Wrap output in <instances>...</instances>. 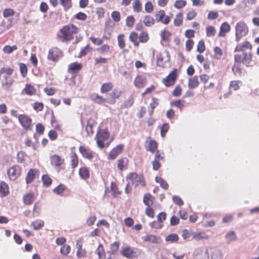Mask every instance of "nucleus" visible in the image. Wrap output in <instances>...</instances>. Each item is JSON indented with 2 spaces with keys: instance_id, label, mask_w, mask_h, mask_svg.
<instances>
[{
  "instance_id": "31",
  "label": "nucleus",
  "mask_w": 259,
  "mask_h": 259,
  "mask_svg": "<svg viewBox=\"0 0 259 259\" xmlns=\"http://www.w3.org/2000/svg\"><path fill=\"white\" fill-rule=\"evenodd\" d=\"M127 163L128 160L126 158H120L118 160L117 167L121 171H122L126 168Z\"/></svg>"
},
{
  "instance_id": "44",
  "label": "nucleus",
  "mask_w": 259,
  "mask_h": 259,
  "mask_svg": "<svg viewBox=\"0 0 259 259\" xmlns=\"http://www.w3.org/2000/svg\"><path fill=\"white\" fill-rule=\"evenodd\" d=\"M225 238L228 243L235 240L236 239L235 233L234 231H230L227 233L225 236Z\"/></svg>"
},
{
  "instance_id": "24",
  "label": "nucleus",
  "mask_w": 259,
  "mask_h": 259,
  "mask_svg": "<svg viewBox=\"0 0 259 259\" xmlns=\"http://www.w3.org/2000/svg\"><path fill=\"white\" fill-rule=\"evenodd\" d=\"M193 239L199 241L200 240H207L209 236L205 232L193 233L192 234Z\"/></svg>"
},
{
  "instance_id": "39",
  "label": "nucleus",
  "mask_w": 259,
  "mask_h": 259,
  "mask_svg": "<svg viewBox=\"0 0 259 259\" xmlns=\"http://www.w3.org/2000/svg\"><path fill=\"white\" fill-rule=\"evenodd\" d=\"M138 37V35L135 32H131L129 36L130 41L133 42L135 46H138L139 44V41L137 40Z\"/></svg>"
},
{
  "instance_id": "61",
  "label": "nucleus",
  "mask_w": 259,
  "mask_h": 259,
  "mask_svg": "<svg viewBox=\"0 0 259 259\" xmlns=\"http://www.w3.org/2000/svg\"><path fill=\"white\" fill-rule=\"evenodd\" d=\"M70 247L68 245H64L60 249V252L64 255H67L70 251Z\"/></svg>"
},
{
  "instance_id": "41",
  "label": "nucleus",
  "mask_w": 259,
  "mask_h": 259,
  "mask_svg": "<svg viewBox=\"0 0 259 259\" xmlns=\"http://www.w3.org/2000/svg\"><path fill=\"white\" fill-rule=\"evenodd\" d=\"M183 22V14L181 13H178L174 21V25L176 26H179Z\"/></svg>"
},
{
  "instance_id": "57",
  "label": "nucleus",
  "mask_w": 259,
  "mask_h": 259,
  "mask_svg": "<svg viewBox=\"0 0 259 259\" xmlns=\"http://www.w3.org/2000/svg\"><path fill=\"white\" fill-rule=\"evenodd\" d=\"M122 92L118 89L114 90L112 93L110 94V96L114 99H118L121 95Z\"/></svg>"
},
{
  "instance_id": "49",
  "label": "nucleus",
  "mask_w": 259,
  "mask_h": 259,
  "mask_svg": "<svg viewBox=\"0 0 259 259\" xmlns=\"http://www.w3.org/2000/svg\"><path fill=\"white\" fill-rule=\"evenodd\" d=\"M134 102V99L132 96H131L124 102L122 107L126 108H130L133 105Z\"/></svg>"
},
{
  "instance_id": "64",
  "label": "nucleus",
  "mask_w": 259,
  "mask_h": 259,
  "mask_svg": "<svg viewBox=\"0 0 259 259\" xmlns=\"http://www.w3.org/2000/svg\"><path fill=\"white\" fill-rule=\"evenodd\" d=\"M165 16V12L163 10H160L157 14H156V20L157 22L162 21L163 17Z\"/></svg>"
},
{
  "instance_id": "14",
  "label": "nucleus",
  "mask_w": 259,
  "mask_h": 259,
  "mask_svg": "<svg viewBox=\"0 0 259 259\" xmlns=\"http://www.w3.org/2000/svg\"><path fill=\"white\" fill-rule=\"evenodd\" d=\"M82 241L81 238L76 240V248L77 250L76 252V256L78 258L84 257L86 255V251L82 248Z\"/></svg>"
},
{
  "instance_id": "45",
  "label": "nucleus",
  "mask_w": 259,
  "mask_h": 259,
  "mask_svg": "<svg viewBox=\"0 0 259 259\" xmlns=\"http://www.w3.org/2000/svg\"><path fill=\"white\" fill-rule=\"evenodd\" d=\"M71 163L72 168H75L78 163V159L77 155L75 153H72L71 156Z\"/></svg>"
},
{
  "instance_id": "2",
  "label": "nucleus",
  "mask_w": 259,
  "mask_h": 259,
  "mask_svg": "<svg viewBox=\"0 0 259 259\" xmlns=\"http://www.w3.org/2000/svg\"><path fill=\"white\" fill-rule=\"evenodd\" d=\"M252 58V54L251 52H242V54H236L234 56L235 64L232 67V70L235 72H240L238 64L242 63L246 66H249Z\"/></svg>"
},
{
  "instance_id": "23",
  "label": "nucleus",
  "mask_w": 259,
  "mask_h": 259,
  "mask_svg": "<svg viewBox=\"0 0 259 259\" xmlns=\"http://www.w3.org/2000/svg\"><path fill=\"white\" fill-rule=\"evenodd\" d=\"M230 30V26L227 22H224L220 27L219 36H225L226 33Z\"/></svg>"
},
{
  "instance_id": "19",
  "label": "nucleus",
  "mask_w": 259,
  "mask_h": 259,
  "mask_svg": "<svg viewBox=\"0 0 259 259\" xmlns=\"http://www.w3.org/2000/svg\"><path fill=\"white\" fill-rule=\"evenodd\" d=\"M14 82V79L12 77L2 79L1 80L2 87L5 90H8L13 84Z\"/></svg>"
},
{
  "instance_id": "62",
  "label": "nucleus",
  "mask_w": 259,
  "mask_h": 259,
  "mask_svg": "<svg viewBox=\"0 0 259 259\" xmlns=\"http://www.w3.org/2000/svg\"><path fill=\"white\" fill-rule=\"evenodd\" d=\"M111 17L115 22H118L120 20V14L118 11H113L111 13Z\"/></svg>"
},
{
  "instance_id": "8",
  "label": "nucleus",
  "mask_w": 259,
  "mask_h": 259,
  "mask_svg": "<svg viewBox=\"0 0 259 259\" xmlns=\"http://www.w3.org/2000/svg\"><path fill=\"white\" fill-rule=\"evenodd\" d=\"M177 77V70H173L165 78L162 80L163 83L166 87L173 85Z\"/></svg>"
},
{
  "instance_id": "27",
  "label": "nucleus",
  "mask_w": 259,
  "mask_h": 259,
  "mask_svg": "<svg viewBox=\"0 0 259 259\" xmlns=\"http://www.w3.org/2000/svg\"><path fill=\"white\" fill-rule=\"evenodd\" d=\"M79 175L80 177L84 180L88 179L90 177L89 169L86 167L80 168L79 170Z\"/></svg>"
},
{
  "instance_id": "46",
  "label": "nucleus",
  "mask_w": 259,
  "mask_h": 259,
  "mask_svg": "<svg viewBox=\"0 0 259 259\" xmlns=\"http://www.w3.org/2000/svg\"><path fill=\"white\" fill-rule=\"evenodd\" d=\"M187 2L185 0H177L175 4L174 7L177 9H180L186 6Z\"/></svg>"
},
{
  "instance_id": "13",
  "label": "nucleus",
  "mask_w": 259,
  "mask_h": 259,
  "mask_svg": "<svg viewBox=\"0 0 259 259\" xmlns=\"http://www.w3.org/2000/svg\"><path fill=\"white\" fill-rule=\"evenodd\" d=\"M61 51L57 48L54 47L51 48L48 55V59L49 60L55 61L61 55Z\"/></svg>"
},
{
  "instance_id": "38",
  "label": "nucleus",
  "mask_w": 259,
  "mask_h": 259,
  "mask_svg": "<svg viewBox=\"0 0 259 259\" xmlns=\"http://www.w3.org/2000/svg\"><path fill=\"white\" fill-rule=\"evenodd\" d=\"M113 88V85L111 82H107L103 83L101 88V92L105 93L110 91Z\"/></svg>"
},
{
  "instance_id": "56",
  "label": "nucleus",
  "mask_w": 259,
  "mask_h": 259,
  "mask_svg": "<svg viewBox=\"0 0 259 259\" xmlns=\"http://www.w3.org/2000/svg\"><path fill=\"white\" fill-rule=\"evenodd\" d=\"M60 4L63 6L64 9L67 10L71 7V0H60Z\"/></svg>"
},
{
  "instance_id": "26",
  "label": "nucleus",
  "mask_w": 259,
  "mask_h": 259,
  "mask_svg": "<svg viewBox=\"0 0 259 259\" xmlns=\"http://www.w3.org/2000/svg\"><path fill=\"white\" fill-rule=\"evenodd\" d=\"M9 193L8 185L3 182H0V196L5 197Z\"/></svg>"
},
{
  "instance_id": "51",
  "label": "nucleus",
  "mask_w": 259,
  "mask_h": 259,
  "mask_svg": "<svg viewBox=\"0 0 259 259\" xmlns=\"http://www.w3.org/2000/svg\"><path fill=\"white\" fill-rule=\"evenodd\" d=\"M206 35L208 37L213 36L215 33V29L212 26H208L206 28Z\"/></svg>"
},
{
  "instance_id": "55",
  "label": "nucleus",
  "mask_w": 259,
  "mask_h": 259,
  "mask_svg": "<svg viewBox=\"0 0 259 259\" xmlns=\"http://www.w3.org/2000/svg\"><path fill=\"white\" fill-rule=\"evenodd\" d=\"M205 49V47L204 45V42L203 40H200L197 46V51L199 52L200 53H203Z\"/></svg>"
},
{
  "instance_id": "29",
  "label": "nucleus",
  "mask_w": 259,
  "mask_h": 259,
  "mask_svg": "<svg viewBox=\"0 0 259 259\" xmlns=\"http://www.w3.org/2000/svg\"><path fill=\"white\" fill-rule=\"evenodd\" d=\"M23 200L25 204H30L34 200V195L31 193L26 194L23 196Z\"/></svg>"
},
{
  "instance_id": "42",
  "label": "nucleus",
  "mask_w": 259,
  "mask_h": 259,
  "mask_svg": "<svg viewBox=\"0 0 259 259\" xmlns=\"http://www.w3.org/2000/svg\"><path fill=\"white\" fill-rule=\"evenodd\" d=\"M155 181L159 183L160 186L165 190L168 189V185L166 182H165L163 179L159 177H155Z\"/></svg>"
},
{
  "instance_id": "35",
  "label": "nucleus",
  "mask_w": 259,
  "mask_h": 259,
  "mask_svg": "<svg viewBox=\"0 0 259 259\" xmlns=\"http://www.w3.org/2000/svg\"><path fill=\"white\" fill-rule=\"evenodd\" d=\"M143 22L146 26L150 27L154 25L155 20L151 16L147 15L145 17Z\"/></svg>"
},
{
  "instance_id": "7",
  "label": "nucleus",
  "mask_w": 259,
  "mask_h": 259,
  "mask_svg": "<svg viewBox=\"0 0 259 259\" xmlns=\"http://www.w3.org/2000/svg\"><path fill=\"white\" fill-rule=\"evenodd\" d=\"M170 59V55L168 51H164L157 59V64L159 66L164 67L166 66V64Z\"/></svg>"
},
{
  "instance_id": "1",
  "label": "nucleus",
  "mask_w": 259,
  "mask_h": 259,
  "mask_svg": "<svg viewBox=\"0 0 259 259\" xmlns=\"http://www.w3.org/2000/svg\"><path fill=\"white\" fill-rule=\"evenodd\" d=\"M78 31V28L73 24H68L64 26L57 34L58 38L62 41H68L72 40L73 35Z\"/></svg>"
},
{
  "instance_id": "32",
  "label": "nucleus",
  "mask_w": 259,
  "mask_h": 259,
  "mask_svg": "<svg viewBox=\"0 0 259 259\" xmlns=\"http://www.w3.org/2000/svg\"><path fill=\"white\" fill-rule=\"evenodd\" d=\"M199 84L198 77L195 76L189 79L188 87L189 89H192L196 88Z\"/></svg>"
},
{
  "instance_id": "12",
  "label": "nucleus",
  "mask_w": 259,
  "mask_h": 259,
  "mask_svg": "<svg viewBox=\"0 0 259 259\" xmlns=\"http://www.w3.org/2000/svg\"><path fill=\"white\" fill-rule=\"evenodd\" d=\"M79 151L84 158L91 160L94 157V152L87 147L80 146L79 147Z\"/></svg>"
},
{
  "instance_id": "4",
  "label": "nucleus",
  "mask_w": 259,
  "mask_h": 259,
  "mask_svg": "<svg viewBox=\"0 0 259 259\" xmlns=\"http://www.w3.org/2000/svg\"><path fill=\"white\" fill-rule=\"evenodd\" d=\"M126 178L128 182H130V184L134 185L135 187H136L139 184L142 186L145 185L143 176L141 175H138L136 173H131L127 176Z\"/></svg>"
},
{
  "instance_id": "58",
  "label": "nucleus",
  "mask_w": 259,
  "mask_h": 259,
  "mask_svg": "<svg viewBox=\"0 0 259 259\" xmlns=\"http://www.w3.org/2000/svg\"><path fill=\"white\" fill-rule=\"evenodd\" d=\"M14 14V11L12 9H5L3 12V16L5 18L12 16Z\"/></svg>"
},
{
  "instance_id": "21",
  "label": "nucleus",
  "mask_w": 259,
  "mask_h": 259,
  "mask_svg": "<svg viewBox=\"0 0 259 259\" xmlns=\"http://www.w3.org/2000/svg\"><path fill=\"white\" fill-rule=\"evenodd\" d=\"M36 90L34 87L30 84H26L24 89L22 90V94L29 96L34 95Z\"/></svg>"
},
{
  "instance_id": "28",
  "label": "nucleus",
  "mask_w": 259,
  "mask_h": 259,
  "mask_svg": "<svg viewBox=\"0 0 259 259\" xmlns=\"http://www.w3.org/2000/svg\"><path fill=\"white\" fill-rule=\"evenodd\" d=\"M81 68V65L77 62H74L69 65L68 71L69 72L74 73L79 70Z\"/></svg>"
},
{
  "instance_id": "34",
  "label": "nucleus",
  "mask_w": 259,
  "mask_h": 259,
  "mask_svg": "<svg viewBox=\"0 0 259 259\" xmlns=\"http://www.w3.org/2000/svg\"><path fill=\"white\" fill-rule=\"evenodd\" d=\"M44 225V221L41 220H37L32 222L31 224V226H32L33 228L35 230L40 229L43 227Z\"/></svg>"
},
{
  "instance_id": "16",
  "label": "nucleus",
  "mask_w": 259,
  "mask_h": 259,
  "mask_svg": "<svg viewBox=\"0 0 259 259\" xmlns=\"http://www.w3.org/2000/svg\"><path fill=\"white\" fill-rule=\"evenodd\" d=\"M51 162L52 165L59 169L64 162V159L58 155H54L51 157Z\"/></svg>"
},
{
  "instance_id": "18",
  "label": "nucleus",
  "mask_w": 259,
  "mask_h": 259,
  "mask_svg": "<svg viewBox=\"0 0 259 259\" xmlns=\"http://www.w3.org/2000/svg\"><path fill=\"white\" fill-rule=\"evenodd\" d=\"M143 240L145 242H149L154 244H159L161 242L160 237L153 235H147L143 237Z\"/></svg>"
},
{
  "instance_id": "11",
  "label": "nucleus",
  "mask_w": 259,
  "mask_h": 259,
  "mask_svg": "<svg viewBox=\"0 0 259 259\" xmlns=\"http://www.w3.org/2000/svg\"><path fill=\"white\" fill-rule=\"evenodd\" d=\"M252 45L248 41H244L237 45L234 52H251Z\"/></svg>"
},
{
  "instance_id": "22",
  "label": "nucleus",
  "mask_w": 259,
  "mask_h": 259,
  "mask_svg": "<svg viewBox=\"0 0 259 259\" xmlns=\"http://www.w3.org/2000/svg\"><path fill=\"white\" fill-rule=\"evenodd\" d=\"M13 69L10 67H4L1 68V73H3L2 75H3L2 79L12 77L11 75L13 74Z\"/></svg>"
},
{
  "instance_id": "36",
  "label": "nucleus",
  "mask_w": 259,
  "mask_h": 259,
  "mask_svg": "<svg viewBox=\"0 0 259 259\" xmlns=\"http://www.w3.org/2000/svg\"><path fill=\"white\" fill-rule=\"evenodd\" d=\"M153 198L150 194H146L144 197L143 201L144 204L148 206H150L152 205L153 203Z\"/></svg>"
},
{
  "instance_id": "43",
  "label": "nucleus",
  "mask_w": 259,
  "mask_h": 259,
  "mask_svg": "<svg viewBox=\"0 0 259 259\" xmlns=\"http://www.w3.org/2000/svg\"><path fill=\"white\" fill-rule=\"evenodd\" d=\"M134 11L135 12L139 13L142 9V5L139 0H135L133 5Z\"/></svg>"
},
{
  "instance_id": "5",
  "label": "nucleus",
  "mask_w": 259,
  "mask_h": 259,
  "mask_svg": "<svg viewBox=\"0 0 259 259\" xmlns=\"http://www.w3.org/2000/svg\"><path fill=\"white\" fill-rule=\"evenodd\" d=\"M109 134L108 132L104 130H100L96 136L97 145L100 148L104 147V141L107 140L109 138Z\"/></svg>"
},
{
  "instance_id": "63",
  "label": "nucleus",
  "mask_w": 259,
  "mask_h": 259,
  "mask_svg": "<svg viewBox=\"0 0 259 259\" xmlns=\"http://www.w3.org/2000/svg\"><path fill=\"white\" fill-rule=\"evenodd\" d=\"M119 243L118 242H114L111 244L110 246V253L112 254L114 253L119 248Z\"/></svg>"
},
{
  "instance_id": "25",
  "label": "nucleus",
  "mask_w": 259,
  "mask_h": 259,
  "mask_svg": "<svg viewBox=\"0 0 259 259\" xmlns=\"http://www.w3.org/2000/svg\"><path fill=\"white\" fill-rule=\"evenodd\" d=\"M36 174H37L36 170L33 169H30L28 171V172L27 174V176L26 177V183L27 184H29V183H31V182H32V181L34 179Z\"/></svg>"
},
{
  "instance_id": "53",
  "label": "nucleus",
  "mask_w": 259,
  "mask_h": 259,
  "mask_svg": "<svg viewBox=\"0 0 259 259\" xmlns=\"http://www.w3.org/2000/svg\"><path fill=\"white\" fill-rule=\"evenodd\" d=\"M157 143L156 141L154 140H151L149 141L148 149L147 150L150 151L152 152H154L157 148Z\"/></svg>"
},
{
  "instance_id": "15",
  "label": "nucleus",
  "mask_w": 259,
  "mask_h": 259,
  "mask_svg": "<svg viewBox=\"0 0 259 259\" xmlns=\"http://www.w3.org/2000/svg\"><path fill=\"white\" fill-rule=\"evenodd\" d=\"M123 145L122 144L118 145L116 147L112 149L108 155V158L110 159H114L120 153L122 152Z\"/></svg>"
},
{
  "instance_id": "59",
  "label": "nucleus",
  "mask_w": 259,
  "mask_h": 259,
  "mask_svg": "<svg viewBox=\"0 0 259 259\" xmlns=\"http://www.w3.org/2000/svg\"><path fill=\"white\" fill-rule=\"evenodd\" d=\"M123 38V34H120L117 37L118 45L120 49H123L125 46V43Z\"/></svg>"
},
{
  "instance_id": "6",
  "label": "nucleus",
  "mask_w": 259,
  "mask_h": 259,
  "mask_svg": "<svg viewBox=\"0 0 259 259\" xmlns=\"http://www.w3.org/2000/svg\"><path fill=\"white\" fill-rule=\"evenodd\" d=\"M19 121L24 129L29 130L31 129L32 120L25 114H20L18 116Z\"/></svg>"
},
{
  "instance_id": "52",
  "label": "nucleus",
  "mask_w": 259,
  "mask_h": 259,
  "mask_svg": "<svg viewBox=\"0 0 259 259\" xmlns=\"http://www.w3.org/2000/svg\"><path fill=\"white\" fill-rule=\"evenodd\" d=\"M169 128V126L167 123H165L162 125L160 131V135L163 138L165 136V135L167 132Z\"/></svg>"
},
{
  "instance_id": "54",
  "label": "nucleus",
  "mask_w": 259,
  "mask_h": 259,
  "mask_svg": "<svg viewBox=\"0 0 259 259\" xmlns=\"http://www.w3.org/2000/svg\"><path fill=\"white\" fill-rule=\"evenodd\" d=\"M110 47L107 45H104L101 47L97 49V51L101 54H105L109 51Z\"/></svg>"
},
{
  "instance_id": "3",
  "label": "nucleus",
  "mask_w": 259,
  "mask_h": 259,
  "mask_svg": "<svg viewBox=\"0 0 259 259\" xmlns=\"http://www.w3.org/2000/svg\"><path fill=\"white\" fill-rule=\"evenodd\" d=\"M248 32V28L243 21L237 23L235 27V40L239 41L240 39L245 36Z\"/></svg>"
},
{
  "instance_id": "10",
  "label": "nucleus",
  "mask_w": 259,
  "mask_h": 259,
  "mask_svg": "<svg viewBox=\"0 0 259 259\" xmlns=\"http://www.w3.org/2000/svg\"><path fill=\"white\" fill-rule=\"evenodd\" d=\"M21 170L18 165H14L8 170V175L10 180H15L21 175Z\"/></svg>"
},
{
  "instance_id": "20",
  "label": "nucleus",
  "mask_w": 259,
  "mask_h": 259,
  "mask_svg": "<svg viewBox=\"0 0 259 259\" xmlns=\"http://www.w3.org/2000/svg\"><path fill=\"white\" fill-rule=\"evenodd\" d=\"M241 83V82L239 80H233L231 81L230 83L229 89L230 91L228 93L225 94L224 95L225 98H227L229 96H230L231 94V90L233 91H237L239 89V83Z\"/></svg>"
},
{
  "instance_id": "47",
  "label": "nucleus",
  "mask_w": 259,
  "mask_h": 259,
  "mask_svg": "<svg viewBox=\"0 0 259 259\" xmlns=\"http://www.w3.org/2000/svg\"><path fill=\"white\" fill-rule=\"evenodd\" d=\"M149 39L148 33L145 31H142L140 33L139 39L141 42H146Z\"/></svg>"
},
{
  "instance_id": "40",
  "label": "nucleus",
  "mask_w": 259,
  "mask_h": 259,
  "mask_svg": "<svg viewBox=\"0 0 259 259\" xmlns=\"http://www.w3.org/2000/svg\"><path fill=\"white\" fill-rule=\"evenodd\" d=\"M17 49V46L16 45H13V46L6 45L3 48V51L5 54H10Z\"/></svg>"
},
{
  "instance_id": "9",
  "label": "nucleus",
  "mask_w": 259,
  "mask_h": 259,
  "mask_svg": "<svg viewBox=\"0 0 259 259\" xmlns=\"http://www.w3.org/2000/svg\"><path fill=\"white\" fill-rule=\"evenodd\" d=\"M205 254L207 255L208 259H223L222 251L217 248H211L209 253L208 250H205Z\"/></svg>"
},
{
  "instance_id": "37",
  "label": "nucleus",
  "mask_w": 259,
  "mask_h": 259,
  "mask_svg": "<svg viewBox=\"0 0 259 259\" xmlns=\"http://www.w3.org/2000/svg\"><path fill=\"white\" fill-rule=\"evenodd\" d=\"M91 99L95 102L98 104H101L103 102H106V99L102 98L101 96L98 94H93L91 96Z\"/></svg>"
},
{
  "instance_id": "50",
  "label": "nucleus",
  "mask_w": 259,
  "mask_h": 259,
  "mask_svg": "<svg viewBox=\"0 0 259 259\" xmlns=\"http://www.w3.org/2000/svg\"><path fill=\"white\" fill-rule=\"evenodd\" d=\"M179 240V236L176 234H170L168 235L165 240L167 242H174L177 241Z\"/></svg>"
},
{
  "instance_id": "30",
  "label": "nucleus",
  "mask_w": 259,
  "mask_h": 259,
  "mask_svg": "<svg viewBox=\"0 0 259 259\" xmlns=\"http://www.w3.org/2000/svg\"><path fill=\"white\" fill-rule=\"evenodd\" d=\"M122 254L127 258H132L135 256V252L131 247H125L123 249Z\"/></svg>"
},
{
  "instance_id": "33",
  "label": "nucleus",
  "mask_w": 259,
  "mask_h": 259,
  "mask_svg": "<svg viewBox=\"0 0 259 259\" xmlns=\"http://www.w3.org/2000/svg\"><path fill=\"white\" fill-rule=\"evenodd\" d=\"M96 252L99 259H105L106 258V253L102 244H100L99 245Z\"/></svg>"
},
{
  "instance_id": "17",
  "label": "nucleus",
  "mask_w": 259,
  "mask_h": 259,
  "mask_svg": "<svg viewBox=\"0 0 259 259\" xmlns=\"http://www.w3.org/2000/svg\"><path fill=\"white\" fill-rule=\"evenodd\" d=\"M146 83V78L144 75H138L134 80V85L138 88H143Z\"/></svg>"
},
{
  "instance_id": "48",
  "label": "nucleus",
  "mask_w": 259,
  "mask_h": 259,
  "mask_svg": "<svg viewBox=\"0 0 259 259\" xmlns=\"http://www.w3.org/2000/svg\"><path fill=\"white\" fill-rule=\"evenodd\" d=\"M41 180L44 185L46 187H49L52 183V180L47 175H44L41 177Z\"/></svg>"
},
{
  "instance_id": "60",
  "label": "nucleus",
  "mask_w": 259,
  "mask_h": 259,
  "mask_svg": "<svg viewBox=\"0 0 259 259\" xmlns=\"http://www.w3.org/2000/svg\"><path fill=\"white\" fill-rule=\"evenodd\" d=\"M65 190V186L63 185H59L54 189V192L58 195H61Z\"/></svg>"
}]
</instances>
